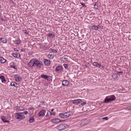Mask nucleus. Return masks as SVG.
I'll return each instance as SVG.
<instances>
[{"label": "nucleus", "mask_w": 131, "mask_h": 131, "mask_svg": "<svg viewBox=\"0 0 131 131\" xmlns=\"http://www.w3.org/2000/svg\"><path fill=\"white\" fill-rule=\"evenodd\" d=\"M116 98L114 95L106 96L104 100V103H109L111 101H113L116 99Z\"/></svg>", "instance_id": "nucleus-1"}, {"label": "nucleus", "mask_w": 131, "mask_h": 131, "mask_svg": "<svg viewBox=\"0 0 131 131\" xmlns=\"http://www.w3.org/2000/svg\"><path fill=\"white\" fill-rule=\"evenodd\" d=\"M14 115L15 118L18 120H21L24 119L25 118V116L23 113H16Z\"/></svg>", "instance_id": "nucleus-2"}, {"label": "nucleus", "mask_w": 131, "mask_h": 131, "mask_svg": "<svg viewBox=\"0 0 131 131\" xmlns=\"http://www.w3.org/2000/svg\"><path fill=\"white\" fill-rule=\"evenodd\" d=\"M34 67H36L37 68H40L41 66L43 65V64L41 61L36 59L34 60Z\"/></svg>", "instance_id": "nucleus-3"}, {"label": "nucleus", "mask_w": 131, "mask_h": 131, "mask_svg": "<svg viewBox=\"0 0 131 131\" xmlns=\"http://www.w3.org/2000/svg\"><path fill=\"white\" fill-rule=\"evenodd\" d=\"M68 127V126L67 124L63 125L61 124L57 126L56 127V128L60 130H64Z\"/></svg>", "instance_id": "nucleus-4"}, {"label": "nucleus", "mask_w": 131, "mask_h": 131, "mask_svg": "<svg viewBox=\"0 0 131 131\" xmlns=\"http://www.w3.org/2000/svg\"><path fill=\"white\" fill-rule=\"evenodd\" d=\"M34 59H32L31 60L28 64V66L29 67H32L34 66Z\"/></svg>", "instance_id": "nucleus-5"}, {"label": "nucleus", "mask_w": 131, "mask_h": 131, "mask_svg": "<svg viewBox=\"0 0 131 131\" xmlns=\"http://www.w3.org/2000/svg\"><path fill=\"white\" fill-rule=\"evenodd\" d=\"M62 66H57L55 69V71L57 72L60 73L62 71Z\"/></svg>", "instance_id": "nucleus-6"}, {"label": "nucleus", "mask_w": 131, "mask_h": 131, "mask_svg": "<svg viewBox=\"0 0 131 131\" xmlns=\"http://www.w3.org/2000/svg\"><path fill=\"white\" fill-rule=\"evenodd\" d=\"M45 110H42L40 111L38 113V116H43L45 115Z\"/></svg>", "instance_id": "nucleus-7"}, {"label": "nucleus", "mask_w": 131, "mask_h": 131, "mask_svg": "<svg viewBox=\"0 0 131 131\" xmlns=\"http://www.w3.org/2000/svg\"><path fill=\"white\" fill-rule=\"evenodd\" d=\"M1 119L4 123H9L10 122L9 121L7 120V118L4 116H3L1 117Z\"/></svg>", "instance_id": "nucleus-8"}, {"label": "nucleus", "mask_w": 131, "mask_h": 131, "mask_svg": "<svg viewBox=\"0 0 131 131\" xmlns=\"http://www.w3.org/2000/svg\"><path fill=\"white\" fill-rule=\"evenodd\" d=\"M82 102L81 100L78 99L77 100H75L72 101V102L73 104H78L81 103Z\"/></svg>", "instance_id": "nucleus-9"}, {"label": "nucleus", "mask_w": 131, "mask_h": 131, "mask_svg": "<svg viewBox=\"0 0 131 131\" xmlns=\"http://www.w3.org/2000/svg\"><path fill=\"white\" fill-rule=\"evenodd\" d=\"M61 121L58 118H55L52 119L51 121V123H59Z\"/></svg>", "instance_id": "nucleus-10"}, {"label": "nucleus", "mask_w": 131, "mask_h": 131, "mask_svg": "<svg viewBox=\"0 0 131 131\" xmlns=\"http://www.w3.org/2000/svg\"><path fill=\"white\" fill-rule=\"evenodd\" d=\"M18 74H16L14 76L16 81L17 82L20 81L22 80V78L21 77L18 76Z\"/></svg>", "instance_id": "nucleus-11"}, {"label": "nucleus", "mask_w": 131, "mask_h": 131, "mask_svg": "<svg viewBox=\"0 0 131 131\" xmlns=\"http://www.w3.org/2000/svg\"><path fill=\"white\" fill-rule=\"evenodd\" d=\"M10 85L11 86H13L17 88H18L19 87V84L14 82H11L10 83Z\"/></svg>", "instance_id": "nucleus-12"}, {"label": "nucleus", "mask_w": 131, "mask_h": 131, "mask_svg": "<svg viewBox=\"0 0 131 131\" xmlns=\"http://www.w3.org/2000/svg\"><path fill=\"white\" fill-rule=\"evenodd\" d=\"M69 82L67 80H64L62 82V85L64 86H67L69 84Z\"/></svg>", "instance_id": "nucleus-13"}, {"label": "nucleus", "mask_w": 131, "mask_h": 131, "mask_svg": "<svg viewBox=\"0 0 131 131\" xmlns=\"http://www.w3.org/2000/svg\"><path fill=\"white\" fill-rule=\"evenodd\" d=\"M44 62L45 65L46 66H49L51 64V61L45 59Z\"/></svg>", "instance_id": "nucleus-14"}, {"label": "nucleus", "mask_w": 131, "mask_h": 131, "mask_svg": "<svg viewBox=\"0 0 131 131\" xmlns=\"http://www.w3.org/2000/svg\"><path fill=\"white\" fill-rule=\"evenodd\" d=\"M41 77L48 81H50V77L49 76H48L45 75H41Z\"/></svg>", "instance_id": "nucleus-15"}, {"label": "nucleus", "mask_w": 131, "mask_h": 131, "mask_svg": "<svg viewBox=\"0 0 131 131\" xmlns=\"http://www.w3.org/2000/svg\"><path fill=\"white\" fill-rule=\"evenodd\" d=\"M15 109L16 110H17L18 111H22L24 110V107L21 106L19 107L18 106H16L15 107Z\"/></svg>", "instance_id": "nucleus-16"}, {"label": "nucleus", "mask_w": 131, "mask_h": 131, "mask_svg": "<svg viewBox=\"0 0 131 131\" xmlns=\"http://www.w3.org/2000/svg\"><path fill=\"white\" fill-rule=\"evenodd\" d=\"M89 122V121L86 119H83L82 121V123L81 124L82 125H84V124H88Z\"/></svg>", "instance_id": "nucleus-17"}, {"label": "nucleus", "mask_w": 131, "mask_h": 131, "mask_svg": "<svg viewBox=\"0 0 131 131\" xmlns=\"http://www.w3.org/2000/svg\"><path fill=\"white\" fill-rule=\"evenodd\" d=\"M0 79L1 80V82L3 83H5L6 82V80L4 76L3 75H1L0 76Z\"/></svg>", "instance_id": "nucleus-18"}, {"label": "nucleus", "mask_w": 131, "mask_h": 131, "mask_svg": "<svg viewBox=\"0 0 131 131\" xmlns=\"http://www.w3.org/2000/svg\"><path fill=\"white\" fill-rule=\"evenodd\" d=\"M67 57L68 56H64L63 57L61 58H60V60L64 61H66L68 59Z\"/></svg>", "instance_id": "nucleus-19"}, {"label": "nucleus", "mask_w": 131, "mask_h": 131, "mask_svg": "<svg viewBox=\"0 0 131 131\" xmlns=\"http://www.w3.org/2000/svg\"><path fill=\"white\" fill-rule=\"evenodd\" d=\"M13 56L14 57L16 58H19L20 54L19 53H13L12 54Z\"/></svg>", "instance_id": "nucleus-20"}, {"label": "nucleus", "mask_w": 131, "mask_h": 131, "mask_svg": "<svg viewBox=\"0 0 131 131\" xmlns=\"http://www.w3.org/2000/svg\"><path fill=\"white\" fill-rule=\"evenodd\" d=\"M65 115V113H62L60 114L59 116L61 118H66V117Z\"/></svg>", "instance_id": "nucleus-21"}, {"label": "nucleus", "mask_w": 131, "mask_h": 131, "mask_svg": "<svg viewBox=\"0 0 131 131\" xmlns=\"http://www.w3.org/2000/svg\"><path fill=\"white\" fill-rule=\"evenodd\" d=\"M93 66H96L98 67H100L101 66V65L98 64L97 62H94L93 63Z\"/></svg>", "instance_id": "nucleus-22"}, {"label": "nucleus", "mask_w": 131, "mask_h": 131, "mask_svg": "<svg viewBox=\"0 0 131 131\" xmlns=\"http://www.w3.org/2000/svg\"><path fill=\"white\" fill-rule=\"evenodd\" d=\"M65 116L66 117V118L69 117V116H71L72 115V114L71 112H68L65 113Z\"/></svg>", "instance_id": "nucleus-23"}, {"label": "nucleus", "mask_w": 131, "mask_h": 131, "mask_svg": "<svg viewBox=\"0 0 131 131\" xmlns=\"http://www.w3.org/2000/svg\"><path fill=\"white\" fill-rule=\"evenodd\" d=\"M6 60L2 57H0V62L2 63H4L6 61Z\"/></svg>", "instance_id": "nucleus-24"}, {"label": "nucleus", "mask_w": 131, "mask_h": 131, "mask_svg": "<svg viewBox=\"0 0 131 131\" xmlns=\"http://www.w3.org/2000/svg\"><path fill=\"white\" fill-rule=\"evenodd\" d=\"M49 53L48 54V56L49 58L51 59H52L53 58L54 56V53Z\"/></svg>", "instance_id": "nucleus-25"}, {"label": "nucleus", "mask_w": 131, "mask_h": 131, "mask_svg": "<svg viewBox=\"0 0 131 131\" xmlns=\"http://www.w3.org/2000/svg\"><path fill=\"white\" fill-rule=\"evenodd\" d=\"M98 26L99 27L96 25L93 26H92V29H93L95 30H98V28H99V25Z\"/></svg>", "instance_id": "nucleus-26"}, {"label": "nucleus", "mask_w": 131, "mask_h": 131, "mask_svg": "<svg viewBox=\"0 0 131 131\" xmlns=\"http://www.w3.org/2000/svg\"><path fill=\"white\" fill-rule=\"evenodd\" d=\"M0 40L3 43H6V40L4 38H0Z\"/></svg>", "instance_id": "nucleus-27"}, {"label": "nucleus", "mask_w": 131, "mask_h": 131, "mask_svg": "<svg viewBox=\"0 0 131 131\" xmlns=\"http://www.w3.org/2000/svg\"><path fill=\"white\" fill-rule=\"evenodd\" d=\"M49 51L51 52V53L52 52L56 53H57L58 52L56 50L53 49H50Z\"/></svg>", "instance_id": "nucleus-28"}, {"label": "nucleus", "mask_w": 131, "mask_h": 131, "mask_svg": "<svg viewBox=\"0 0 131 131\" xmlns=\"http://www.w3.org/2000/svg\"><path fill=\"white\" fill-rule=\"evenodd\" d=\"M34 121L33 117H31L29 119V121L30 123H32Z\"/></svg>", "instance_id": "nucleus-29"}, {"label": "nucleus", "mask_w": 131, "mask_h": 131, "mask_svg": "<svg viewBox=\"0 0 131 131\" xmlns=\"http://www.w3.org/2000/svg\"><path fill=\"white\" fill-rule=\"evenodd\" d=\"M48 112H47L46 116H51V112L48 111Z\"/></svg>", "instance_id": "nucleus-30"}, {"label": "nucleus", "mask_w": 131, "mask_h": 131, "mask_svg": "<svg viewBox=\"0 0 131 131\" xmlns=\"http://www.w3.org/2000/svg\"><path fill=\"white\" fill-rule=\"evenodd\" d=\"M16 43L17 45H19L21 43V41L20 39L16 40Z\"/></svg>", "instance_id": "nucleus-31"}, {"label": "nucleus", "mask_w": 131, "mask_h": 131, "mask_svg": "<svg viewBox=\"0 0 131 131\" xmlns=\"http://www.w3.org/2000/svg\"><path fill=\"white\" fill-rule=\"evenodd\" d=\"M48 36L51 38H53L54 37V34L50 33L48 34Z\"/></svg>", "instance_id": "nucleus-32"}, {"label": "nucleus", "mask_w": 131, "mask_h": 131, "mask_svg": "<svg viewBox=\"0 0 131 131\" xmlns=\"http://www.w3.org/2000/svg\"><path fill=\"white\" fill-rule=\"evenodd\" d=\"M97 3V2L95 3L94 5V8L96 9H98V6L96 4Z\"/></svg>", "instance_id": "nucleus-33"}, {"label": "nucleus", "mask_w": 131, "mask_h": 131, "mask_svg": "<svg viewBox=\"0 0 131 131\" xmlns=\"http://www.w3.org/2000/svg\"><path fill=\"white\" fill-rule=\"evenodd\" d=\"M23 32L24 33L26 34H28V32L27 31V30H23Z\"/></svg>", "instance_id": "nucleus-34"}, {"label": "nucleus", "mask_w": 131, "mask_h": 131, "mask_svg": "<svg viewBox=\"0 0 131 131\" xmlns=\"http://www.w3.org/2000/svg\"><path fill=\"white\" fill-rule=\"evenodd\" d=\"M11 67L12 68L14 69H17V68H16V67L14 65H11Z\"/></svg>", "instance_id": "nucleus-35"}, {"label": "nucleus", "mask_w": 131, "mask_h": 131, "mask_svg": "<svg viewBox=\"0 0 131 131\" xmlns=\"http://www.w3.org/2000/svg\"><path fill=\"white\" fill-rule=\"evenodd\" d=\"M122 74H123V72H118L117 73V75H119L120 77V75H122Z\"/></svg>", "instance_id": "nucleus-36"}, {"label": "nucleus", "mask_w": 131, "mask_h": 131, "mask_svg": "<svg viewBox=\"0 0 131 131\" xmlns=\"http://www.w3.org/2000/svg\"><path fill=\"white\" fill-rule=\"evenodd\" d=\"M63 65L66 69H67L68 67V65L67 64H64Z\"/></svg>", "instance_id": "nucleus-37"}, {"label": "nucleus", "mask_w": 131, "mask_h": 131, "mask_svg": "<svg viewBox=\"0 0 131 131\" xmlns=\"http://www.w3.org/2000/svg\"><path fill=\"white\" fill-rule=\"evenodd\" d=\"M14 50L15 51H18L19 50V48H14Z\"/></svg>", "instance_id": "nucleus-38"}, {"label": "nucleus", "mask_w": 131, "mask_h": 131, "mask_svg": "<svg viewBox=\"0 0 131 131\" xmlns=\"http://www.w3.org/2000/svg\"><path fill=\"white\" fill-rule=\"evenodd\" d=\"M102 119H105L106 120H107L108 119V118L107 117H105L102 118Z\"/></svg>", "instance_id": "nucleus-39"}, {"label": "nucleus", "mask_w": 131, "mask_h": 131, "mask_svg": "<svg viewBox=\"0 0 131 131\" xmlns=\"http://www.w3.org/2000/svg\"><path fill=\"white\" fill-rule=\"evenodd\" d=\"M81 4L82 5L83 7L84 8H85L86 7V6L83 3H81Z\"/></svg>", "instance_id": "nucleus-40"}, {"label": "nucleus", "mask_w": 131, "mask_h": 131, "mask_svg": "<svg viewBox=\"0 0 131 131\" xmlns=\"http://www.w3.org/2000/svg\"><path fill=\"white\" fill-rule=\"evenodd\" d=\"M33 53V52H29L28 53V55H31Z\"/></svg>", "instance_id": "nucleus-41"}, {"label": "nucleus", "mask_w": 131, "mask_h": 131, "mask_svg": "<svg viewBox=\"0 0 131 131\" xmlns=\"http://www.w3.org/2000/svg\"><path fill=\"white\" fill-rule=\"evenodd\" d=\"M86 104V102H83L81 104V105H84Z\"/></svg>", "instance_id": "nucleus-42"}, {"label": "nucleus", "mask_w": 131, "mask_h": 131, "mask_svg": "<svg viewBox=\"0 0 131 131\" xmlns=\"http://www.w3.org/2000/svg\"><path fill=\"white\" fill-rule=\"evenodd\" d=\"M23 113L24 114H25V115H26L28 114V112L26 111H24Z\"/></svg>", "instance_id": "nucleus-43"}, {"label": "nucleus", "mask_w": 131, "mask_h": 131, "mask_svg": "<svg viewBox=\"0 0 131 131\" xmlns=\"http://www.w3.org/2000/svg\"><path fill=\"white\" fill-rule=\"evenodd\" d=\"M56 114V113L54 112H53L52 113H51V116L52 115H55Z\"/></svg>", "instance_id": "nucleus-44"}, {"label": "nucleus", "mask_w": 131, "mask_h": 131, "mask_svg": "<svg viewBox=\"0 0 131 131\" xmlns=\"http://www.w3.org/2000/svg\"><path fill=\"white\" fill-rule=\"evenodd\" d=\"M34 108V107H31L28 109L29 110H31L32 109H33Z\"/></svg>", "instance_id": "nucleus-45"}, {"label": "nucleus", "mask_w": 131, "mask_h": 131, "mask_svg": "<svg viewBox=\"0 0 131 131\" xmlns=\"http://www.w3.org/2000/svg\"><path fill=\"white\" fill-rule=\"evenodd\" d=\"M22 52H24L25 51V49H23L21 50Z\"/></svg>", "instance_id": "nucleus-46"}, {"label": "nucleus", "mask_w": 131, "mask_h": 131, "mask_svg": "<svg viewBox=\"0 0 131 131\" xmlns=\"http://www.w3.org/2000/svg\"><path fill=\"white\" fill-rule=\"evenodd\" d=\"M40 103H41V104H42L44 103V102H40Z\"/></svg>", "instance_id": "nucleus-47"}, {"label": "nucleus", "mask_w": 131, "mask_h": 131, "mask_svg": "<svg viewBox=\"0 0 131 131\" xmlns=\"http://www.w3.org/2000/svg\"><path fill=\"white\" fill-rule=\"evenodd\" d=\"M53 110H54V109H53L52 110H51V112H53Z\"/></svg>", "instance_id": "nucleus-48"}]
</instances>
